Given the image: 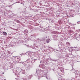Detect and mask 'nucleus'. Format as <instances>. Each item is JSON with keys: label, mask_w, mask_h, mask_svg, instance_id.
I'll return each instance as SVG.
<instances>
[{"label": "nucleus", "mask_w": 80, "mask_h": 80, "mask_svg": "<svg viewBox=\"0 0 80 80\" xmlns=\"http://www.w3.org/2000/svg\"><path fill=\"white\" fill-rule=\"evenodd\" d=\"M68 44H70V43H68Z\"/></svg>", "instance_id": "5"}, {"label": "nucleus", "mask_w": 80, "mask_h": 80, "mask_svg": "<svg viewBox=\"0 0 80 80\" xmlns=\"http://www.w3.org/2000/svg\"><path fill=\"white\" fill-rule=\"evenodd\" d=\"M46 42L47 43H49V39H47L46 40Z\"/></svg>", "instance_id": "3"}, {"label": "nucleus", "mask_w": 80, "mask_h": 80, "mask_svg": "<svg viewBox=\"0 0 80 80\" xmlns=\"http://www.w3.org/2000/svg\"><path fill=\"white\" fill-rule=\"evenodd\" d=\"M2 74H4V72H2Z\"/></svg>", "instance_id": "4"}, {"label": "nucleus", "mask_w": 80, "mask_h": 80, "mask_svg": "<svg viewBox=\"0 0 80 80\" xmlns=\"http://www.w3.org/2000/svg\"><path fill=\"white\" fill-rule=\"evenodd\" d=\"M3 35H7V32H3Z\"/></svg>", "instance_id": "1"}, {"label": "nucleus", "mask_w": 80, "mask_h": 80, "mask_svg": "<svg viewBox=\"0 0 80 80\" xmlns=\"http://www.w3.org/2000/svg\"><path fill=\"white\" fill-rule=\"evenodd\" d=\"M16 22H17V23H20V21H19L18 20H17Z\"/></svg>", "instance_id": "2"}]
</instances>
